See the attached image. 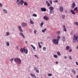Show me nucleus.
Here are the masks:
<instances>
[{"label":"nucleus","instance_id":"obj_56","mask_svg":"<svg viewBox=\"0 0 78 78\" xmlns=\"http://www.w3.org/2000/svg\"><path fill=\"white\" fill-rule=\"evenodd\" d=\"M38 45H41L40 44V43H39V42H38Z\"/></svg>","mask_w":78,"mask_h":78},{"label":"nucleus","instance_id":"obj_25","mask_svg":"<svg viewBox=\"0 0 78 78\" xmlns=\"http://www.w3.org/2000/svg\"><path fill=\"white\" fill-rule=\"evenodd\" d=\"M61 33V32L60 31H58L56 32V34L57 35H59V34H60Z\"/></svg>","mask_w":78,"mask_h":78},{"label":"nucleus","instance_id":"obj_61","mask_svg":"<svg viewBox=\"0 0 78 78\" xmlns=\"http://www.w3.org/2000/svg\"><path fill=\"white\" fill-rule=\"evenodd\" d=\"M76 77H77V78H78V76H76Z\"/></svg>","mask_w":78,"mask_h":78},{"label":"nucleus","instance_id":"obj_60","mask_svg":"<svg viewBox=\"0 0 78 78\" xmlns=\"http://www.w3.org/2000/svg\"><path fill=\"white\" fill-rule=\"evenodd\" d=\"M26 44H27V41H25Z\"/></svg>","mask_w":78,"mask_h":78},{"label":"nucleus","instance_id":"obj_52","mask_svg":"<svg viewBox=\"0 0 78 78\" xmlns=\"http://www.w3.org/2000/svg\"><path fill=\"white\" fill-rule=\"evenodd\" d=\"M38 46H39V47H40V48H42V47L41 46V45H39Z\"/></svg>","mask_w":78,"mask_h":78},{"label":"nucleus","instance_id":"obj_62","mask_svg":"<svg viewBox=\"0 0 78 78\" xmlns=\"http://www.w3.org/2000/svg\"><path fill=\"white\" fill-rule=\"evenodd\" d=\"M31 31H32V30H31L30 31V32H31Z\"/></svg>","mask_w":78,"mask_h":78},{"label":"nucleus","instance_id":"obj_34","mask_svg":"<svg viewBox=\"0 0 78 78\" xmlns=\"http://www.w3.org/2000/svg\"><path fill=\"white\" fill-rule=\"evenodd\" d=\"M43 49L44 51H46V48L45 47H43Z\"/></svg>","mask_w":78,"mask_h":78},{"label":"nucleus","instance_id":"obj_10","mask_svg":"<svg viewBox=\"0 0 78 78\" xmlns=\"http://www.w3.org/2000/svg\"><path fill=\"white\" fill-rule=\"evenodd\" d=\"M22 27H26V26H27V24L25 23H22Z\"/></svg>","mask_w":78,"mask_h":78},{"label":"nucleus","instance_id":"obj_18","mask_svg":"<svg viewBox=\"0 0 78 78\" xmlns=\"http://www.w3.org/2000/svg\"><path fill=\"white\" fill-rule=\"evenodd\" d=\"M54 9V8L53 7H50L49 8V9L50 10V11H53Z\"/></svg>","mask_w":78,"mask_h":78},{"label":"nucleus","instance_id":"obj_30","mask_svg":"<svg viewBox=\"0 0 78 78\" xmlns=\"http://www.w3.org/2000/svg\"><path fill=\"white\" fill-rule=\"evenodd\" d=\"M6 45H7V47L9 46V42H6Z\"/></svg>","mask_w":78,"mask_h":78},{"label":"nucleus","instance_id":"obj_11","mask_svg":"<svg viewBox=\"0 0 78 78\" xmlns=\"http://www.w3.org/2000/svg\"><path fill=\"white\" fill-rule=\"evenodd\" d=\"M18 29L20 32H23V30L22 29V27L20 26H18Z\"/></svg>","mask_w":78,"mask_h":78},{"label":"nucleus","instance_id":"obj_40","mask_svg":"<svg viewBox=\"0 0 78 78\" xmlns=\"http://www.w3.org/2000/svg\"><path fill=\"white\" fill-rule=\"evenodd\" d=\"M44 25V23H41L40 24L41 27H42V26Z\"/></svg>","mask_w":78,"mask_h":78},{"label":"nucleus","instance_id":"obj_35","mask_svg":"<svg viewBox=\"0 0 78 78\" xmlns=\"http://www.w3.org/2000/svg\"><path fill=\"white\" fill-rule=\"evenodd\" d=\"M53 57L55 58H58V56L56 55H54Z\"/></svg>","mask_w":78,"mask_h":78},{"label":"nucleus","instance_id":"obj_8","mask_svg":"<svg viewBox=\"0 0 78 78\" xmlns=\"http://www.w3.org/2000/svg\"><path fill=\"white\" fill-rule=\"evenodd\" d=\"M30 75L32 77H33V78H36V76L35 75V74H33L30 73Z\"/></svg>","mask_w":78,"mask_h":78},{"label":"nucleus","instance_id":"obj_38","mask_svg":"<svg viewBox=\"0 0 78 78\" xmlns=\"http://www.w3.org/2000/svg\"><path fill=\"white\" fill-rule=\"evenodd\" d=\"M52 10H50V14H52V12H54V11H51Z\"/></svg>","mask_w":78,"mask_h":78},{"label":"nucleus","instance_id":"obj_47","mask_svg":"<svg viewBox=\"0 0 78 78\" xmlns=\"http://www.w3.org/2000/svg\"><path fill=\"white\" fill-rule=\"evenodd\" d=\"M16 49H17V50H19V46H16Z\"/></svg>","mask_w":78,"mask_h":78},{"label":"nucleus","instance_id":"obj_4","mask_svg":"<svg viewBox=\"0 0 78 78\" xmlns=\"http://www.w3.org/2000/svg\"><path fill=\"white\" fill-rule=\"evenodd\" d=\"M24 3V1H23V0H21L20 1V2H18L17 5H20L21 4V5H23V4Z\"/></svg>","mask_w":78,"mask_h":78},{"label":"nucleus","instance_id":"obj_46","mask_svg":"<svg viewBox=\"0 0 78 78\" xmlns=\"http://www.w3.org/2000/svg\"><path fill=\"white\" fill-rule=\"evenodd\" d=\"M73 33V30H72V31H71V34H70L71 35H72V34Z\"/></svg>","mask_w":78,"mask_h":78},{"label":"nucleus","instance_id":"obj_14","mask_svg":"<svg viewBox=\"0 0 78 78\" xmlns=\"http://www.w3.org/2000/svg\"><path fill=\"white\" fill-rule=\"evenodd\" d=\"M62 27L63 28V30L64 31H67V30L66 29V26L64 25H63L62 26Z\"/></svg>","mask_w":78,"mask_h":78},{"label":"nucleus","instance_id":"obj_32","mask_svg":"<svg viewBox=\"0 0 78 78\" xmlns=\"http://www.w3.org/2000/svg\"><path fill=\"white\" fill-rule=\"evenodd\" d=\"M24 3V5H25V6H27L28 5V3L26 2H25Z\"/></svg>","mask_w":78,"mask_h":78},{"label":"nucleus","instance_id":"obj_53","mask_svg":"<svg viewBox=\"0 0 78 78\" xmlns=\"http://www.w3.org/2000/svg\"><path fill=\"white\" fill-rule=\"evenodd\" d=\"M65 13H67V11L66 10L65 11Z\"/></svg>","mask_w":78,"mask_h":78},{"label":"nucleus","instance_id":"obj_31","mask_svg":"<svg viewBox=\"0 0 78 78\" xmlns=\"http://www.w3.org/2000/svg\"><path fill=\"white\" fill-rule=\"evenodd\" d=\"M6 36H9V32H6Z\"/></svg>","mask_w":78,"mask_h":78},{"label":"nucleus","instance_id":"obj_48","mask_svg":"<svg viewBox=\"0 0 78 78\" xmlns=\"http://www.w3.org/2000/svg\"><path fill=\"white\" fill-rule=\"evenodd\" d=\"M72 49H70L69 50V52H72Z\"/></svg>","mask_w":78,"mask_h":78},{"label":"nucleus","instance_id":"obj_55","mask_svg":"<svg viewBox=\"0 0 78 78\" xmlns=\"http://www.w3.org/2000/svg\"><path fill=\"white\" fill-rule=\"evenodd\" d=\"M40 43H41V44H43V42H40Z\"/></svg>","mask_w":78,"mask_h":78},{"label":"nucleus","instance_id":"obj_13","mask_svg":"<svg viewBox=\"0 0 78 78\" xmlns=\"http://www.w3.org/2000/svg\"><path fill=\"white\" fill-rule=\"evenodd\" d=\"M70 12H71L72 14H73L74 15H75V11H74L73 10H70Z\"/></svg>","mask_w":78,"mask_h":78},{"label":"nucleus","instance_id":"obj_7","mask_svg":"<svg viewBox=\"0 0 78 78\" xmlns=\"http://www.w3.org/2000/svg\"><path fill=\"white\" fill-rule=\"evenodd\" d=\"M59 9L60 12H63V10H64L63 7L61 6L59 8Z\"/></svg>","mask_w":78,"mask_h":78},{"label":"nucleus","instance_id":"obj_6","mask_svg":"<svg viewBox=\"0 0 78 78\" xmlns=\"http://www.w3.org/2000/svg\"><path fill=\"white\" fill-rule=\"evenodd\" d=\"M76 6V4L75 2H73L71 5V8L72 9H73Z\"/></svg>","mask_w":78,"mask_h":78},{"label":"nucleus","instance_id":"obj_33","mask_svg":"<svg viewBox=\"0 0 78 78\" xmlns=\"http://www.w3.org/2000/svg\"><path fill=\"white\" fill-rule=\"evenodd\" d=\"M74 25H76L77 26H78V23L77 22H76L74 23Z\"/></svg>","mask_w":78,"mask_h":78},{"label":"nucleus","instance_id":"obj_1","mask_svg":"<svg viewBox=\"0 0 78 78\" xmlns=\"http://www.w3.org/2000/svg\"><path fill=\"white\" fill-rule=\"evenodd\" d=\"M14 61L16 62H17V63L19 64H21V60L19 58H15Z\"/></svg>","mask_w":78,"mask_h":78},{"label":"nucleus","instance_id":"obj_59","mask_svg":"<svg viewBox=\"0 0 78 78\" xmlns=\"http://www.w3.org/2000/svg\"><path fill=\"white\" fill-rule=\"evenodd\" d=\"M67 57H66V56H65V59H66V58Z\"/></svg>","mask_w":78,"mask_h":78},{"label":"nucleus","instance_id":"obj_9","mask_svg":"<svg viewBox=\"0 0 78 78\" xmlns=\"http://www.w3.org/2000/svg\"><path fill=\"white\" fill-rule=\"evenodd\" d=\"M41 11L43 12H45L47 11V9L44 8H42L41 9Z\"/></svg>","mask_w":78,"mask_h":78},{"label":"nucleus","instance_id":"obj_37","mask_svg":"<svg viewBox=\"0 0 78 78\" xmlns=\"http://www.w3.org/2000/svg\"><path fill=\"white\" fill-rule=\"evenodd\" d=\"M62 17L63 19H64L65 17V15H62Z\"/></svg>","mask_w":78,"mask_h":78},{"label":"nucleus","instance_id":"obj_57","mask_svg":"<svg viewBox=\"0 0 78 78\" xmlns=\"http://www.w3.org/2000/svg\"><path fill=\"white\" fill-rule=\"evenodd\" d=\"M55 63H56V64H58V62H55Z\"/></svg>","mask_w":78,"mask_h":78},{"label":"nucleus","instance_id":"obj_29","mask_svg":"<svg viewBox=\"0 0 78 78\" xmlns=\"http://www.w3.org/2000/svg\"><path fill=\"white\" fill-rule=\"evenodd\" d=\"M31 47H32V48L34 49V50H35V48H36L34 47L33 45L31 44Z\"/></svg>","mask_w":78,"mask_h":78},{"label":"nucleus","instance_id":"obj_44","mask_svg":"<svg viewBox=\"0 0 78 78\" xmlns=\"http://www.w3.org/2000/svg\"><path fill=\"white\" fill-rule=\"evenodd\" d=\"M13 59L14 58H12L10 60V61H11V62H12V60H13Z\"/></svg>","mask_w":78,"mask_h":78},{"label":"nucleus","instance_id":"obj_58","mask_svg":"<svg viewBox=\"0 0 78 78\" xmlns=\"http://www.w3.org/2000/svg\"><path fill=\"white\" fill-rule=\"evenodd\" d=\"M76 48H77V49H78V45L77 46Z\"/></svg>","mask_w":78,"mask_h":78},{"label":"nucleus","instance_id":"obj_23","mask_svg":"<svg viewBox=\"0 0 78 78\" xmlns=\"http://www.w3.org/2000/svg\"><path fill=\"white\" fill-rule=\"evenodd\" d=\"M62 41H66V38H65V37L63 36L62 38Z\"/></svg>","mask_w":78,"mask_h":78},{"label":"nucleus","instance_id":"obj_51","mask_svg":"<svg viewBox=\"0 0 78 78\" xmlns=\"http://www.w3.org/2000/svg\"><path fill=\"white\" fill-rule=\"evenodd\" d=\"M17 1L16 2V3H19V1H20V0H17Z\"/></svg>","mask_w":78,"mask_h":78},{"label":"nucleus","instance_id":"obj_43","mask_svg":"<svg viewBox=\"0 0 78 78\" xmlns=\"http://www.w3.org/2000/svg\"><path fill=\"white\" fill-rule=\"evenodd\" d=\"M34 56H35L36 57V58H37V59L39 58V57H38V56H37L36 55H35Z\"/></svg>","mask_w":78,"mask_h":78},{"label":"nucleus","instance_id":"obj_42","mask_svg":"<svg viewBox=\"0 0 78 78\" xmlns=\"http://www.w3.org/2000/svg\"><path fill=\"white\" fill-rule=\"evenodd\" d=\"M59 39H60V37L59 36L57 37V40H59Z\"/></svg>","mask_w":78,"mask_h":78},{"label":"nucleus","instance_id":"obj_12","mask_svg":"<svg viewBox=\"0 0 78 78\" xmlns=\"http://www.w3.org/2000/svg\"><path fill=\"white\" fill-rule=\"evenodd\" d=\"M43 19H44V20H48V19H49V18L46 16H44Z\"/></svg>","mask_w":78,"mask_h":78},{"label":"nucleus","instance_id":"obj_50","mask_svg":"<svg viewBox=\"0 0 78 78\" xmlns=\"http://www.w3.org/2000/svg\"><path fill=\"white\" fill-rule=\"evenodd\" d=\"M69 59H72V57H71V56H69Z\"/></svg>","mask_w":78,"mask_h":78},{"label":"nucleus","instance_id":"obj_41","mask_svg":"<svg viewBox=\"0 0 78 78\" xmlns=\"http://www.w3.org/2000/svg\"><path fill=\"white\" fill-rule=\"evenodd\" d=\"M37 32V30H35L34 31V34H36V32Z\"/></svg>","mask_w":78,"mask_h":78},{"label":"nucleus","instance_id":"obj_21","mask_svg":"<svg viewBox=\"0 0 78 78\" xmlns=\"http://www.w3.org/2000/svg\"><path fill=\"white\" fill-rule=\"evenodd\" d=\"M3 11L5 13H6V14L8 13V12H7V10L6 9H3Z\"/></svg>","mask_w":78,"mask_h":78},{"label":"nucleus","instance_id":"obj_54","mask_svg":"<svg viewBox=\"0 0 78 78\" xmlns=\"http://www.w3.org/2000/svg\"><path fill=\"white\" fill-rule=\"evenodd\" d=\"M58 2V0H56L55 1V2Z\"/></svg>","mask_w":78,"mask_h":78},{"label":"nucleus","instance_id":"obj_19","mask_svg":"<svg viewBox=\"0 0 78 78\" xmlns=\"http://www.w3.org/2000/svg\"><path fill=\"white\" fill-rule=\"evenodd\" d=\"M30 24H34V22H33V20L31 19H30Z\"/></svg>","mask_w":78,"mask_h":78},{"label":"nucleus","instance_id":"obj_15","mask_svg":"<svg viewBox=\"0 0 78 78\" xmlns=\"http://www.w3.org/2000/svg\"><path fill=\"white\" fill-rule=\"evenodd\" d=\"M34 70H36L37 73H39V71L38 69H37V68L36 67H34Z\"/></svg>","mask_w":78,"mask_h":78},{"label":"nucleus","instance_id":"obj_27","mask_svg":"<svg viewBox=\"0 0 78 78\" xmlns=\"http://www.w3.org/2000/svg\"><path fill=\"white\" fill-rule=\"evenodd\" d=\"M57 55H58V56H61V53H60V52H59V51L57 52Z\"/></svg>","mask_w":78,"mask_h":78},{"label":"nucleus","instance_id":"obj_2","mask_svg":"<svg viewBox=\"0 0 78 78\" xmlns=\"http://www.w3.org/2000/svg\"><path fill=\"white\" fill-rule=\"evenodd\" d=\"M78 36L77 35L76 37V35H74V37L73 38V42L74 43H75L76 42V40L77 42H78Z\"/></svg>","mask_w":78,"mask_h":78},{"label":"nucleus","instance_id":"obj_24","mask_svg":"<svg viewBox=\"0 0 78 78\" xmlns=\"http://www.w3.org/2000/svg\"><path fill=\"white\" fill-rule=\"evenodd\" d=\"M20 51H21V53H23L24 52L23 48H21L20 49Z\"/></svg>","mask_w":78,"mask_h":78},{"label":"nucleus","instance_id":"obj_49","mask_svg":"<svg viewBox=\"0 0 78 78\" xmlns=\"http://www.w3.org/2000/svg\"><path fill=\"white\" fill-rule=\"evenodd\" d=\"M0 7H2V4L0 2Z\"/></svg>","mask_w":78,"mask_h":78},{"label":"nucleus","instance_id":"obj_26","mask_svg":"<svg viewBox=\"0 0 78 78\" xmlns=\"http://www.w3.org/2000/svg\"><path fill=\"white\" fill-rule=\"evenodd\" d=\"M47 30V28H45L44 29L42 30V33H45V31Z\"/></svg>","mask_w":78,"mask_h":78},{"label":"nucleus","instance_id":"obj_16","mask_svg":"<svg viewBox=\"0 0 78 78\" xmlns=\"http://www.w3.org/2000/svg\"><path fill=\"white\" fill-rule=\"evenodd\" d=\"M20 36H22L23 37L24 39L25 38V36L24 35H23V34L22 33H20Z\"/></svg>","mask_w":78,"mask_h":78},{"label":"nucleus","instance_id":"obj_39","mask_svg":"<svg viewBox=\"0 0 78 78\" xmlns=\"http://www.w3.org/2000/svg\"><path fill=\"white\" fill-rule=\"evenodd\" d=\"M52 76V74H50V73L48 74V76Z\"/></svg>","mask_w":78,"mask_h":78},{"label":"nucleus","instance_id":"obj_28","mask_svg":"<svg viewBox=\"0 0 78 78\" xmlns=\"http://www.w3.org/2000/svg\"><path fill=\"white\" fill-rule=\"evenodd\" d=\"M77 9H78V7H75L74 9V11H76V10H77Z\"/></svg>","mask_w":78,"mask_h":78},{"label":"nucleus","instance_id":"obj_5","mask_svg":"<svg viewBox=\"0 0 78 78\" xmlns=\"http://www.w3.org/2000/svg\"><path fill=\"white\" fill-rule=\"evenodd\" d=\"M23 51L26 54H27L28 53V49L26 47H24V48H23Z\"/></svg>","mask_w":78,"mask_h":78},{"label":"nucleus","instance_id":"obj_45","mask_svg":"<svg viewBox=\"0 0 78 78\" xmlns=\"http://www.w3.org/2000/svg\"><path fill=\"white\" fill-rule=\"evenodd\" d=\"M50 3H51V4H52V1L51 0L49 1Z\"/></svg>","mask_w":78,"mask_h":78},{"label":"nucleus","instance_id":"obj_17","mask_svg":"<svg viewBox=\"0 0 78 78\" xmlns=\"http://www.w3.org/2000/svg\"><path fill=\"white\" fill-rule=\"evenodd\" d=\"M46 3L48 6H50V3L48 2V1H46Z\"/></svg>","mask_w":78,"mask_h":78},{"label":"nucleus","instance_id":"obj_3","mask_svg":"<svg viewBox=\"0 0 78 78\" xmlns=\"http://www.w3.org/2000/svg\"><path fill=\"white\" fill-rule=\"evenodd\" d=\"M52 42L55 45L58 44V40L57 39H53L52 40Z\"/></svg>","mask_w":78,"mask_h":78},{"label":"nucleus","instance_id":"obj_22","mask_svg":"<svg viewBox=\"0 0 78 78\" xmlns=\"http://www.w3.org/2000/svg\"><path fill=\"white\" fill-rule=\"evenodd\" d=\"M70 48V47L69 46H67L66 47V49L67 50H69Z\"/></svg>","mask_w":78,"mask_h":78},{"label":"nucleus","instance_id":"obj_20","mask_svg":"<svg viewBox=\"0 0 78 78\" xmlns=\"http://www.w3.org/2000/svg\"><path fill=\"white\" fill-rule=\"evenodd\" d=\"M72 72H73V73H74V74H76V71H75V69H73L72 70Z\"/></svg>","mask_w":78,"mask_h":78},{"label":"nucleus","instance_id":"obj_63","mask_svg":"<svg viewBox=\"0 0 78 78\" xmlns=\"http://www.w3.org/2000/svg\"><path fill=\"white\" fill-rule=\"evenodd\" d=\"M71 77H72V76H71Z\"/></svg>","mask_w":78,"mask_h":78},{"label":"nucleus","instance_id":"obj_36","mask_svg":"<svg viewBox=\"0 0 78 78\" xmlns=\"http://www.w3.org/2000/svg\"><path fill=\"white\" fill-rule=\"evenodd\" d=\"M32 16L33 17H37V15L36 14H33Z\"/></svg>","mask_w":78,"mask_h":78}]
</instances>
